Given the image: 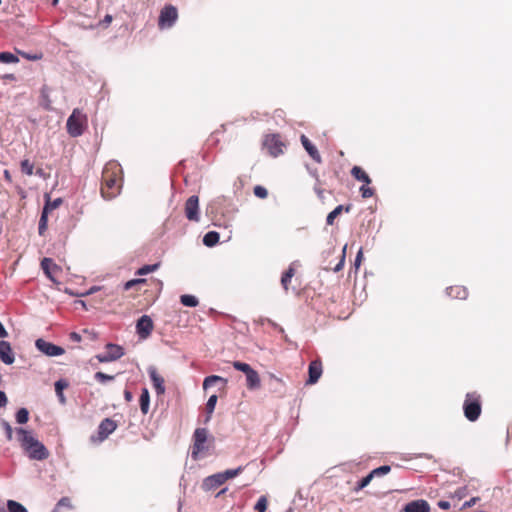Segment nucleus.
<instances>
[{"instance_id":"obj_34","label":"nucleus","mask_w":512,"mask_h":512,"mask_svg":"<svg viewBox=\"0 0 512 512\" xmlns=\"http://www.w3.org/2000/svg\"><path fill=\"white\" fill-rule=\"evenodd\" d=\"M15 420L18 424H25L29 420V411L26 408H20L15 414Z\"/></svg>"},{"instance_id":"obj_30","label":"nucleus","mask_w":512,"mask_h":512,"mask_svg":"<svg viewBox=\"0 0 512 512\" xmlns=\"http://www.w3.org/2000/svg\"><path fill=\"white\" fill-rule=\"evenodd\" d=\"M218 397L216 394H213L209 397L207 403H206V412L207 416L205 419V422H208L211 418V415L215 409L216 403H217Z\"/></svg>"},{"instance_id":"obj_7","label":"nucleus","mask_w":512,"mask_h":512,"mask_svg":"<svg viewBox=\"0 0 512 512\" xmlns=\"http://www.w3.org/2000/svg\"><path fill=\"white\" fill-rule=\"evenodd\" d=\"M123 355H124L123 347H121L117 344L108 343L106 345V352L97 354L95 356V358L100 363H109V362H113V361L120 359Z\"/></svg>"},{"instance_id":"obj_54","label":"nucleus","mask_w":512,"mask_h":512,"mask_svg":"<svg viewBox=\"0 0 512 512\" xmlns=\"http://www.w3.org/2000/svg\"><path fill=\"white\" fill-rule=\"evenodd\" d=\"M438 507L443 509V510L449 509L450 508V502L441 500V501L438 502Z\"/></svg>"},{"instance_id":"obj_42","label":"nucleus","mask_w":512,"mask_h":512,"mask_svg":"<svg viewBox=\"0 0 512 512\" xmlns=\"http://www.w3.org/2000/svg\"><path fill=\"white\" fill-rule=\"evenodd\" d=\"M21 171L26 175L31 176L34 173V166L29 160L25 159L21 161Z\"/></svg>"},{"instance_id":"obj_63","label":"nucleus","mask_w":512,"mask_h":512,"mask_svg":"<svg viewBox=\"0 0 512 512\" xmlns=\"http://www.w3.org/2000/svg\"><path fill=\"white\" fill-rule=\"evenodd\" d=\"M346 249H347V245H344V247L342 249V254H344L345 258H346Z\"/></svg>"},{"instance_id":"obj_29","label":"nucleus","mask_w":512,"mask_h":512,"mask_svg":"<svg viewBox=\"0 0 512 512\" xmlns=\"http://www.w3.org/2000/svg\"><path fill=\"white\" fill-rule=\"evenodd\" d=\"M48 208H49L48 205H44V207H43V210H42V213H41V217H40V220H39V223H38L39 234H43V232L47 228Z\"/></svg>"},{"instance_id":"obj_41","label":"nucleus","mask_w":512,"mask_h":512,"mask_svg":"<svg viewBox=\"0 0 512 512\" xmlns=\"http://www.w3.org/2000/svg\"><path fill=\"white\" fill-rule=\"evenodd\" d=\"M1 426L5 432L6 439L11 441L13 439V428L10 423L6 420L1 421Z\"/></svg>"},{"instance_id":"obj_52","label":"nucleus","mask_w":512,"mask_h":512,"mask_svg":"<svg viewBox=\"0 0 512 512\" xmlns=\"http://www.w3.org/2000/svg\"><path fill=\"white\" fill-rule=\"evenodd\" d=\"M477 501H479V497L471 498L470 500H468V501L463 503L462 509H466V508L472 507L473 505H475L477 503Z\"/></svg>"},{"instance_id":"obj_18","label":"nucleus","mask_w":512,"mask_h":512,"mask_svg":"<svg viewBox=\"0 0 512 512\" xmlns=\"http://www.w3.org/2000/svg\"><path fill=\"white\" fill-rule=\"evenodd\" d=\"M301 143L304 147V149L307 151L309 156L317 163L322 162L321 155L317 148L311 143V141L305 136L301 135L300 137Z\"/></svg>"},{"instance_id":"obj_33","label":"nucleus","mask_w":512,"mask_h":512,"mask_svg":"<svg viewBox=\"0 0 512 512\" xmlns=\"http://www.w3.org/2000/svg\"><path fill=\"white\" fill-rule=\"evenodd\" d=\"M295 271L292 267H289L288 270H286L282 277H281V285L284 288L285 291L288 290V285L291 282L292 277L294 276Z\"/></svg>"},{"instance_id":"obj_19","label":"nucleus","mask_w":512,"mask_h":512,"mask_svg":"<svg viewBox=\"0 0 512 512\" xmlns=\"http://www.w3.org/2000/svg\"><path fill=\"white\" fill-rule=\"evenodd\" d=\"M265 145L268 147L270 154L273 155L274 157L278 156L283 152V144L276 135L268 136L265 140Z\"/></svg>"},{"instance_id":"obj_17","label":"nucleus","mask_w":512,"mask_h":512,"mask_svg":"<svg viewBox=\"0 0 512 512\" xmlns=\"http://www.w3.org/2000/svg\"><path fill=\"white\" fill-rule=\"evenodd\" d=\"M41 268L44 274L53 282H55L54 273L60 271V267L53 262L51 258H43L41 261Z\"/></svg>"},{"instance_id":"obj_61","label":"nucleus","mask_w":512,"mask_h":512,"mask_svg":"<svg viewBox=\"0 0 512 512\" xmlns=\"http://www.w3.org/2000/svg\"><path fill=\"white\" fill-rule=\"evenodd\" d=\"M227 490H228V488H227V487H226V488H223L222 490H220V491L217 493L216 497H220V496H221V495H223Z\"/></svg>"},{"instance_id":"obj_35","label":"nucleus","mask_w":512,"mask_h":512,"mask_svg":"<svg viewBox=\"0 0 512 512\" xmlns=\"http://www.w3.org/2000/svg\"><path fill=\"white\" fill-rule=\"evenodd\" d=\"M0 62L5 64L18 63L19 58L11 52H0Z\"/></svg>"},{"instance_id":"obj_6","label":"nucleus","mask_w":512,"mask_h":512,"mask_svg":"<svg viewBox=\"0 0 512 512\" xmlns=\"http://www.w3.org/2000/svg\"><path fill=\"white\" fill-rule=\"evenodd\" d=\"M178 18V12L173 5H166L160 12L158 25L161 29L171 28Z\"/></svg>"},{"instance_id":"obj_20","label":"nucleus","mask_w":512,"mask_h":512,"mask_svg":"<svg viewBox=\"0 0 512 512\" xmlns=\"http://www.w3.org/2000/svg\"><path fill=\"white\" fill-rule=\"evenodd\" d=\"M51 88L43 85L40 90L39 104L47 111L52 110V100L50 99Z\"/></svg>"},{"instance_id":"obj_31","label":"nucleus","mask_w":512,"mask_h":512,"mask_svg":"<svg viewBox=\"0 0 512 512\" xmlns=\"http://www.w3.org/2000/svg\"><path fill=\"white\" fill-rule=\"evenodd\" d=\"M180 302L186 307H196L199 304L197 297L190 294L181 295Z\"/></svg>"},{"instance_id":"obj_48","label":"nucleus","mask_w":512,"mask_h":512,"mask_svg":"<svg viewBox=\"0 0 512 512\" xmlns=\"http://www.w3.org/2000/svg\"><path fill=\"white\" fill-rule=\"evenodd\" d=\"M360 192L363 198H370L374 195V190L365 185L360 187Z\"/></svg>"},{"instance_id":"obj_46","label":"nucleus","mask_w":512,"mask_h":512,"mask_svg":"<svg viewBox=\"0 0 512 512\" xmlns=\"http://www.w3.org/2000/svg\"><path fill=\"white\" fill-rule=\"evenodd\" d=\"M254 194L255 196L263 199L267 197L268 191L265 187L258 185L254 187Z\"/></svg>"},{"instance_id":"obj_3","label":"nucleus","mask_w":512,"mask_h":512,"mask_svg":"<svg viewBox=\"0 0 512 512\" xmlns=\"http://www.w3.org/2000/svg\"><path fill=\"white\" fill-rule=\"evenodd\" d=\"M87 125V117L79 109H74L72 114L68 117L66 127L67 132L72 137L81 136Z\"/></svg>"},{"instance_id":"obj_8","label":"nucleus","mask_w":512,"mask_h":512,"mask_svg":"<svg viewBox=\"0 0 512 512\" xmlns=\"http://www.w3.org/2000/svg\"><path fill=\"white\" fill-rule=\"evenodd\" d=\"M35 346L40 352L49 357H56L65 353V350L61 346L55 345L42 338L35 341Z\"/></svg>"},{"instance_id":"obj_22","label":"nucleus","mask_w":512,"mask_h":512,"mask_svg":"<svg viewBox=\"0 0 512 512\" xmlns=\"http://www.w3.org/2000/svg\"><path fill=\"white\" fill-rule=\"evenodd\" d=\"M446 293L455 299H466L468 296V290L464 286H451L446 289Z\"/></svg>"},{"instance_id":"obj_32","label":"nucleus","mask_w":512,"mask_h":512,"mask_svg":"<svg viewBox=\"0 0 512 512\" xmlns=\"http://www.w3.org/2000/svg\"><path fill=\"white\" fill-rule=\"evenodd\" d=\"M243 469H244L243 466H239L235 469H227V470H225L223 472H219V473L222 475V478L226 482L227 480L235 478L236 476L241 474Z\"/></svg>"},{"instance_id":"obj_1","label":"nucleus","mask_w":512,"mask_h":512,"mask_svg":"<svg viewBox=\"0 0 512 512\" xmlns=\"http://www.w3.org/2000/svg\"><path fill=\"white\" fill-rule=\"evenodd\" d=\"M15 433L22 449L31 460L42 461L49 457L48 449L34 437L32 431L19 427L15 429Z\"/></svg>"},{"instance_id":"obj_50","label":"nucleus","mask_w":512,"mask_h":512,"mask_svg":"<svg viewBox=\"0 0 512 512\" xmlns=\"http://www.w3.org/2000/svg\"><path fill=\"white\" fill-rule=\"evenodd\" d=\"M362 258H363V252H362V248H360L359 251L357 252V255L354 260V266L356 269H358L360 267Z\"/></svg>"},{"instance_id":"obj_15","label":"nucleus","mask_w":512,"mask_h":512,"mask_svg":"<svg viewBox=\"0 0 512 512\" xmlns=\"http://www.w3.org/2000/svg\"><path fill=\"white\" fill-rule=\"evenodd\" d=\"M322 375V363L319 360L312 361L308 368L307 384H315Z\"/></svg>"},{"instance_id":"obj_51","label":"nucleus","mask_w":512,"mask_h":512,"mask_svg":"<svg viewBox=\"0 0 512 512\" xmlns=\"http://www.w3.org/2000/svg\"><path fill=\"white\" fill-rule=\"evenodd\" d=\"M344 264H345V257H344V254L341 255V258L339 260V262L336 264V266L333 268V271L334 272H339L343 269L344 267Z\"/></svg>"},{"instance_id":"obj_45","label":"nucleus","mask_w":512,"mask_h":512,"mask_svg":"<svg viewBox=\"0 0 512 512\" xmlns=\"http://www.w3.org/2000/svg\"><path fill=\"white\" fill-rule=\"evenodd\" d=\"M60 507H67V508H71V502H70V499L68 497H62L56 504V506L54 507V509L52 510V512H59V508Z\"/></svg>"},{"instance_id":"obj_9","label":"nucleus","mask_w":512,"mask_h":512,"mask_svg":"<svg viewBox=\"0 0 512 512\" xmlns=\"http://www.w3.org/2000/svg\"><path fill=\"white\" fill-rule=\"evenodd\" d=\"M185 215L189 221L199 222V198L196 195L190 196L185 203Z\"/></svg>"},{"instance_id":"obj_11","label":"nucleus","mask_w":512,"mask_h":512,"mask_svg":"<svg viewBox=\"0 0 512 512\" xmlns=\"http://www.w3.org/2000/svg\"><path fill=\"white\" fill-rule=\"evenodd\" d=\"M117 428V424L110 418L103 419L98 426L99 441H104Z\"/></svg>"},{"instance_id":"obj_37","label":"nucleus","mask_w":512,"mask_h":512,"mask_svg":"<svg viewBox=\"0 0 512 512\" xmlns=\"http://www.w3.org/2000/svg\"><path fill=\"white\" fill-rule=\"evenodd\" d=\"M159 266H160L159 263L144 265L137 270L136 274L139 276L149 274L151 272L156 271L159 268Z\"/></svg>"},{"instance_id":"obj_64","label":"nucleus","mask_w":512,"mask_h":512,"mask_svg":"<svg viewBox=\"0 0 512 512\" xmlns=\"http://www.w3.org/2000/svg\"><path fill=\"white\" fill-rule=\"evenodd\" d=\"M26 58H27V59H37V57H36V56H33V57H32V55H26Z\"/></svg>"},{"instance_id":"obj_56","label":"nucleus","mask_w":512,"mask_h":512,"mask_svg":"<svg viewBox=\"0 0 512 512\" xmlns=\"http://www.w3.org/2000/svg\"><path fill=\"white\" fill-rule=\"evenodd\" d=\"M70 339H71L72 341H75V342H80V341H81V336H80V334H78V333H76V332H72V333L70 334Z\"/></svg>"},{"instance_id":"obj_60","label":"nucleus","mask_w":512,"mask_h":512,"mask_svg":"<svg viewBox=\"0 0 512 512\" xmlns=\"http://www.w3.org/2000/svg\"><path fill=\"white\" fill-rule=\"evenodd\" d=\"M112 19H113L112 16L107 14V15H105L102 22L105 26H108L112 22Z\"/></svg>"},{"instance_id":"obj_16","label":"nucleus","mask_w":512,"mask_h":512,"mask_svg":"<svg viewBox=\"0 0 512 512\" xmlns=\"http://www.w3.org/2000/svg\"><path fill=\"white\" fill-rule=\"evenodd\" d=\"M404 512H430V505L426 500L418 499L408 502L404 508Z\"/></svg>"},{"instance_id":"obj_40","label":"nucleus","mask_w":512,"mask_h":512,"mask_svg":"<svg viewBox=\"0 0 512 512\" xmlns=\"http://www.w3.org/2000/svg\"><path fill=\"white\" fill-rule=\"evenodd\" d=\"M233 367L236 370L243 372L245 375L253 369L249 364L240 361H234Z\"/></svg>"},{"instance_id":"obj_25","label":"nucleus","mask_w":512,"mask_h":512,"mask_svg":"<svg viewBox=\"0 0 512 512\" xmlns=\"http://www.w3.org/2000/svg\"><path fill=\"white\" fill-rule=\"evenodd\" d=\"M140 409L143 414H147L150 406V395L147 388L142 389V393L140 395Z\"/></svg>"},{"instance_id":"obj_14","label":"nucleus","mask_w":512,"mask_h":512,"mask_svg":"<svg viewBox=\"0 0 512 512\" xmlns=\"http://www.w3.org/2000/svg\"><path fill=\"white\" fill-rule=\"evenodd\" d=\"M0 360L6 365H11L15 361L10 343L4 340H0Z\"/></svg>"},{"instance_id":"obj_38","label":"nucleus","mask_w":512,"mask_h":512,"mask_svg":"<svg viewBox=\"0 0 512 512\" xmlns=\"http://www.w3.org/2000/svg\"><path fill=\"white\" fill-rule=\"evenodd\" d=\"M94 378L96 381L102 383V384H105L107 382H110V381H113L115 376L113 375H108V374H105L103 372H96L94 374Z\"/></svg>"},{"instance_id":"obj_62","label":"nucleus","mask_w":512,"mask_h":512,"mask_svg":"<svg viewBox=\"0 0 512 512\" xmlns=\"http://www.w3.org/2000/svg\"><path fill=\"white\" fill-rule=\"evenodd\" d=\"M36 174L39 175V176H43V170L42 169H38L36 171Z\"/></svg>"},{"instance_id":"obj_27","label":"nucleus","mask_w":512,"mask_h":512,"mask_svg":"<svg viewBox=\"0 0 512 512\" xmlns=\"http://www.w3.org/2000/svg\"><path fill=\"white\" fill-rule=\"evenodd\" d=\"M67 387H68V383L65 380H63V379H60V380L55 382V391H56L57 397L59 399V402L61 404H65L66 403V398H65V396L63 394V390L65 388H67Z\"/></svg>"},{"instance_id":"obj_58","label":"nucleus","mask_w":512,"mask_h":512,"mask_svg":"<svg viewBox=\"0 0 512 512\" xmlns=\"http://www.w3.org/2000/svg\"><path fill=\"white\" fill-rule=\"evenodd\" d=\"M1 79L15 81L16 76L14 74L10 73V74H5V75L1 76Z\"/></svg>"},{"instance_id":"obj_13","label":"nucleus","mask_w":512,"mask_h":512,"mask_svg":"<svg viewBox=\"0 0 512 512\" xmlns=\"http://www.w3.org/2000/svg\"><path fill=\"white\" fill-rule=\"evenodd\" d=\"M224 483H225V481L222 478V475L218 472V473L212 474V475L204 478L201 488L204 491H212Z\"/></svg>"},{"instance_id":"obj_21","label":"nucleus","mask_w":512,"mask_h":512,"mask_svg":"<svg viewBox=\"0 0 512 512\" xmlns=\"http://www.w3.org/2000/svg\"><path fill=\"white\" fill-rule=\"evenodd\" d=\"M261 381L258 372L252 369L246 374V385L249 390H256L260 387Z\"/></svg>"},{"instance_id":"obj_39","label":"nucleus","mask_w":512,"mask_h":512,"mask_svg":"<svg viewBox=\"0 0 512 512\" xmlns=\"http://www.w3.org/2000/svg\"><path fill=\"white\" fill-rule=\"evenodd\" d=\"M391 467L389 465H383L378 468L373 469L370 473L374 477L383 476L390 472Z\"/></svg>"},{"instance_id":"obj_26","label":"nucleus","mask_w":512,"mask_h":512,"mask_svg":"<svg viewBox=\"0 0 512 512\" xmlns=\"http://www.w3.org/2000/svg\"><path fill=\"white\" fill-rule=\"evenodd\" d=\"M220 235L216 231H209L203 237V244L207 247H213L219 242Z\"/></svg>"},{"instance_id":"obj_49","label":"nucleus","mask_w":512,"mask_h":512,"mask_svg":"<svg viewBox=\"0 0 512 512\" xmlns=\"http://www.w3.org/2000/svg\"><path fill=\"white\" fill-rule=\"evenodd\" d=\"M62 203V199L61 198H57L55 200H53L52 202L51 201H46L45 205H48L49 208H48V213L50 211H52L53 209H56L57 207H59Z\"/></svg>"},{"instance_id":"obj_57","label":"nucleus","mask_w":512,"mask_h":512,"mask_svg":"<svg viewBox=\"0 0 512 512\" xmlns=\"http://www.w3.org/2000/svg\"><path fill=\"white\" fill-rule=\"evenodd\" d=\"M8 336V332L3 326V324L0 322V338H5Z\"/></svg>"},{"instance_id":"obj_24","label":"nucleus","mask_w":512,"mask_h":512,"mask_svg":"<svg viewBox=\"0 0 512 512\" xmlns=\"http://www.w3.org/2000/svg\"><path fill=\"white\" fill-rule=\"evenodd\" d=\"M350 209H351L350 205H347L345 207L343 205H338L337 207H335L326 217L327 225H333L335 218L338 215H340L343 210H345L346 212H349Z\"/></svg>"},{"instance_id":"obj_4","label":"nucleus","mask_w":512,"mask_h":512,"mask_svg":"<svg viewBox=\"0 0 512 512\" xmlns=\"http://www.w3.org/2000/svg\"><path fill=\"white\" fill-rule=\"evenodd\" d=\"M208 430L206 428H197L193 434V447L191 456L198 459V455L208 450L207 446Z\"/></svg>"},{"instance_id":"obj_23","label":"nucleus","mask_w":512,"mask_h":512,"mask_svg":"<svg viewBox=\"0 0 512 512\" xmlns=\"http://www.w3.org/2000/svg\"><path fill=\"white\" fill-rule=\"evenodd\" d=\"M351 175L358 181H362L365 184L371 183V178L369 175L359 166H354L351 169Z\"/></svg>"},{"instance_id":"obj_5","label":"nucleus","mask_w":512,"mask_h":512,"mask_svg":"<svg viewBox=\"0 0 512 512\" xmlns=\"http://www.w3.org/2000/svg\"><path fill=\"white\" fill-rule=\"evenodd\" d=\"M117 180L115 176L108 173L106 168L103 172V185L101 187V195L105 200H111L118 194Z\"/></svg>"},{"instance_id":"obj_59","label":"nucleus","mask_w":512,"mask_h":512,"mask_svg":"<svg viewBox=\"0 0 512 512\" xmlns=\"http://www.w3.org/2000/svg\"><path fill=\"white\" fill-rule=\"evenodd\" d=\"M124 398H125V400L127 402H130L133 399V395H132V393L129 390H125L124 391Z\"/></svg>"},{"instance_id":"obj_47","label":"nucleus","mask_w":512,"mask_h":512,"mask_svg":"<svg viewBox=\"0 0 512 512\" xmlns=\"http://www.w3.org/2000/svg\"><path fill=\"white\" fill-rule=\"evenodd\" d=\"M146 280L145 279H142V278H137V279H132V280H129L125 283L124 285V289L125 290H129L131 289L132 287H134L135 285H138V284H141V283H144Z\"/></svg>"},{"instance_id":"obj_43","label":"nucleus","mask_w":512,"mask_h":512,"mask_svg":"<svg viewBox=\"0 0 512 512\" xmlns=\"http://www.w3.org/2000/svg\"><path fill=\"white\" fill-rule=\"evenodd\" d=\"M267 497L266 496H261L257 503L255 504L254 506V509L257 511V512H265L266 509H267Z\"/></svg>"},{"instance_id":"obj_53","label":"nucleus","mask_w":512,"mask_h":512,"mask_svg":"<svg viewBox=\"0 0 512 512\" xmlns=\"http://www.w3.org/2000/svg\"><path fill=\"white\" fill-rule=\"evenodd\" d=\"M8 402L5 392L0 390V408L5 407Z\"/></svg>"},{"instance_id":"obj_2","label":"nucleus","mask_w":512,"mask_h":512,"mask_svg":"<svg viewBox=\"0 0 512 512\" xmlns=\"http://www.w3.org/2000/svg\"><path fill=\"white\" fill-rule=\"evenodd\" d=\"M482 411L481 397L477 392H469L465 396L463 412L467 420L475 422Z\"/></svg>"},{"instance_id":"obj_12","label":"nucleus","mask_w":512,"mask_h":512,"mask_svg":"<svg viewBox=\"0 0 512 512\" xmlns=\"http://www.w3.org/2000/svg\"><path fill=\"white\" fill-rule=\"evenodd\" d=\"M149 377L152 381L153 387L157 393V395H162L165 393V385L164 379L157 372V369L154 366H149L147 369Z\"/></svg>"},{"instance_id":"obj_55","label":"nucleus","mask_w":512,"mask_h":512,"mask_svg":"<svg viewBox=\"0 0 512 512\" xmlns=\"http://www.w3.org/2000/svg\"><path fill=\"white\" fill-rule=\"evenodd\" d=\"M267 322H268L272 327H274V328L278 329V330H279V332L284 333V329H283L281 326H279L276 322H274V321H272V320H270V319H267Z\"/></svg>"},{"instance_id":"obj_10","label":"nucleus","mask_w":512,"mask_h":512,"mask_svg":"<svg viewBox=\"0 0 512 512\" xmlns=\"http://www.w3.org/2000/svg\"><path fill=\"white\" fill-rule=\"evenodd\" d=\"M153 330V321L148 315H142L136 323V332L140 338L146 339Z\"/></svg>"},{"instance_id":"obj_28","label":"nucleus","mask_w":512,"mask_h":512,"mask_svg":"<svg viewBox=\"0 0 512 512\" xmlns=\"http://www.w3.org/2000/svg\"><path fill=\"white\" fill-rule=\"evenodd\" d=\"M217 382H222L223 384H226L227 379L218 375L207 376L203 381V389L206 390Z\"/></svg>"},{"instance_id":"obj_44","label":"nucleus","mask_w":512,"mask_h":512,"mask_svg":"<svg viewBox=\"0 0 512 512\" xmlns=\"http://www.w3.org/2000/svg\"><path fill=\"white\" fill-rule=\"evenodd\" d=\"M372 479H373V476L371 475V473H369L367 476L363 477L357 483V486L355 487V491H360L363 488H365L371 482Z\"/></svg>"},{"instance_id":"obj_36","label":"nucleus","mask_w":512,"mask_h":512,"mask_svg":"<svg viewBox=\"0 0 512 512\" xmlns=\"http://www.w3.org/2000/svg\"><path fill=\"white\" fill-rule=\"evenodd\" d=\"M7 509L9 512H28V510L21 503L15 500L7 501Z\"/></svg>"}]
</instances>
